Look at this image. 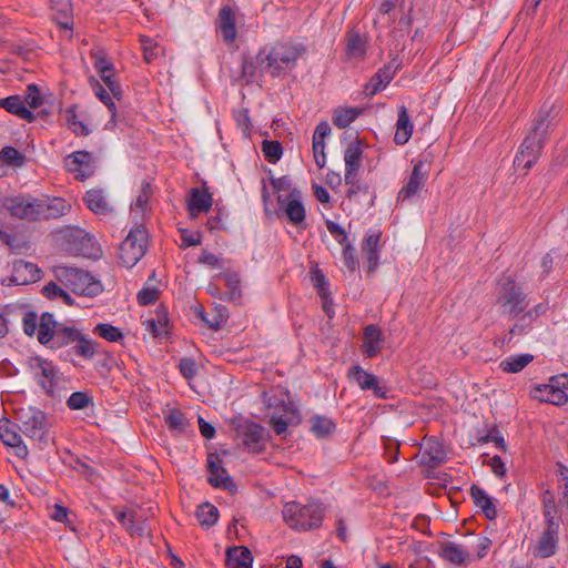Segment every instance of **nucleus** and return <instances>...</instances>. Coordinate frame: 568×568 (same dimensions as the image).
Wrapping results in <instances>:
<instances>
[{
  "label": "nucleus",
  "mask_w": 568,
  "mask_h": 568,
  "mask_svg": "<svg viewBox=\"0 0 568 568\" xmlns=\"http://www.w3.org/2000/svg\"><path fill=\"white\" fill-rule=\"evenodd\" d=\"M22 328L27 336H37L41 345L50 349H60L68 347L72 344V348L65 352L64 361H70V357L75 354L84 359H92L95 349L94 342L88 339L75 327L67 326L55 321L54 315L50 312H44L39 317L33 311H24L22 315Z\"/></svg>",
  "instance_id": "1"
},
{
  "label": "nucleus",
  "mask_w": 568,
  "mask_h": 568,
  "mask_svg": "<svg viewBox=\"0 0 568 568\" xmlns=\"http://www.w3.org/2000/svg\"><path fill=\"white\" fill-rule=\"evenodd\" d=\"M557 116L556 106L544 103L532 119V124L514 160V164L521 168L525 173H528L540 158L549 132L557 125Z\"/></svg>",
  "instance_id": "2"
},
{
  "label": "nucleus",
  "mask_w": 568,
  "mask_h": 568,
  "mask_svg": "<svg viewBox=\"0 0 568 568\" xmlns=\"http://www.w3.org/2000/svg\"><path fill=\"white\" fill-rule=\"evenodd\" d=\"M306 52L302 43L277 42L270 49L262 48L257 53L256 63L270 71L272 77H278L284 69L295 68L297 60Z\"/></svg>",
  "instance_id": "3"
},
{
  "label": "nucleus",
  "mask_w": 568,
  "mask_h": 568,
  "mask_svg": "<svg viewBox=\"0 0 568 568\" xmlns=\"http://www.w3.org/2000/svg\"><path fill=\"white\" fill-rule=\"evenodd\" d=\"M26 365L37 385L48 397L62 398L65 395L67 379L52 361L32 356L28 358Z\"/></svg>",
  "instance_id": "4"
},
{
  "label": "nucleus",
  "mask_w": 568,
  "mask_h": 568,
  "mask_svg": "<svg viewBox=\"0 0 568 568\" xmlns=\"http://www.w3.org/2000/svg\"><path fill=\"white\" fill-rule=\"evenodd\" d=\"M19 429L33 440L41 450L45 449L52 437L50 436V422L48 415L34 406L21 407L17 410Z\"/></svg>",
  "instance_id": "5"
},
{
  "label": "nucleus",
  "mask_w": 568,
  "mask_h": 568,
  "mask_svg": "<svg viewBox=\"0 0 568 568\" xmlns=\"http://www.w3.org/2000/svg\"><path fill=\"white\" fill-rule=\"evenodd\" d=\"M325 508L318 503L302 505L296 501L285 504L283 518L285 523L296 530L316 529L322 525Z\"/></svg>",
  "instance_id": "6"
},
{
  "label": "nucleus",
  "mask_w": 568,
  "mask_h": 568,
  "mask_svg": "<svg viewBox=\"0 0 568 568\" xmlns=\"http://www.w3.org/2000/svg\"><path fill=\"white\" fill-rule=\"evenodd\" d=\"M497 303L508 318L520 315L529 305L527 295L511 276H503L499 280Z\"/></svg>",
  "instance_id": "7"
},
{
  "label": "nucleus",
  "mask_w": 568,
  "mask_h": 568,
  "mask_svg": "<svg viewBox=\"0 0 568 568\" xmlns=\"http://www.w3.org/2000/svg\"><path fill=\"white\" fill-rule=\"evenodd\" d=\"M148 231L139 225L131 229L119 247V258L125 267H133L146 253Z\"/></svg>",
  "instance_id": "8"
},
{
  "label": "nucleus",
  "mask_w": 568,
  "mask_h": 568,
  "mask_svg": "<svg viewBox=\"0 0 568 568\" xmlns=\"http://www.w3.org/2000/svg\"><path fill=\"white\" fill-rule=\"evenodd\" d=\"M64 284L74 294L93 297L103 291L99 280H95L89 272L80 268H64L62 275Z\"/></svg>",
  "instance_id": "9"
},
{
  "label": "nucleus",
  "mask_w": 568,
  "mask_h": 568,
  "mask_svg": "<svg viewBox=\"0 0 568 568\" xmlns=\"http://www.w3.org/2000/svg\"><path fill=\"white\" fill-rule=\"evenodd\" d=\"M2 206L12 217L28 220L30 222L38 221V197H33L31 195L7 197L4 199Z\"/></svg>",
  "instance_id": "10"
},
{
  "label": "nucleus",
  "mask_w": 568,
  "mask_h": 568,
  "mask_svg": "<svg viewBox=\"0 0 568 568\" xmlns=\"http://www.w3.org/2000/svg\"><path fill=\"white\" fill-rule=\"evenodd\" d=\"M430 163L428 161H417L414 163L410 176L405 186L398 192L397 201L405 202L414 197L425 185Z\"/></svg>",
  "instance_id": "11"
},
{
  "label": "nucleus",
  "mask_w": 568,
  "mask_h": 568,
  "mask_svg": "<svg viewBox=\"0 0 568 568\" xmlns=\"http://www.w3.org/2000/svg\"><path fill=\"white\" fill-rule=\"evenodd\" d=\"M347 377L354 381L362 390H372L377 398H387V387L381 384L378 376L368 373L359 365H353Z\"/></svg>",
  "instance_id": "12"
},
{
  "label": "nucleus",
  "mask_w": 568,
  "mask_h": 568,
  "mask_svg": "<svg viewBox=\"0 0 568 568\" xmlns=\"http://www.w3.org/2000/svg\"><path fill=\"white\" fill-rule=\"evenodd\" d=\"M277 204L292 224L300 225L305 221L306 211L302 203V192L298 189H292L286 197L278 195Z\"/></svg>",
  "instance_id": "13"
},
{
  "label": "nucleus",
  "mask_w": 568,
  "mask_h": 568,
  "mask_svg": "<svg viewBox=\"0 0 568 568\" xmlns=\"http://www.w3.org/2000/svg\"><path fill=\"white\" fill-rule=\"evenodd\" d=\"M64 166L80 181L89 179L94 173L93 156L88 151H75L67 155Z\"/></svg>",
  "instance_id": "14"
},
{
  "label": "nucleus",
  "mask_w": 568,
  "mask_h": 568,
  "mask_svg": "<svg viewBox=\"0 0 568 568\" xmlns=\"http://www.w3.org/2000/svg\"><path fill=\"white\" fill-rule=\"evenodd\" d=\"M221 463L216 455H209L206 468L210 475L207 481L215 488L235 491L237 486Z\"/></svg>",
  "instance_id": "15"
},
{
  "label": "nucleus",
  "mask_w": 568,
  "mask_h": 568,
  "mask_svg": "<svg viewBox=\"0 0 568 568\" xmlns=\"http://www.w3.org/2000/svg\"><path fill=\"white\" fill-rule=\"evenodd\" d=\"M400 68V62L397 58H393L390 62L383 65L378 71L371 78L369 82L365 84V92L368 95H374L382 91L396 75Z\"/></svg>",
  "instance_id": "16"
},
{
  "label": "nucleus",
  "mask_w": 568,
  "mask_h": 568,
  "mask_svg": "<svg viewBox=\"0 0 568 568\" xmlns=\"http://www.w3.org/2000/svg\"><path fill=\"white\" fill-rule=\"evenodd\" d=\"M42 271L37 264L23 260H17L12 265L11 282L16 285H26L39 281Z\"/></svg>",
  "instance_id": "17"
},
{
  "label": "nucleus",
  "mask_w": 568,
  "mask_h": 568,
  "mask_svg": "<svg viewBox=\"0 0 568 568\" xmlns=\"http://www.w3.org/2000/svg\"><path fill=\"white\" fill-rule=\"evenodd\" d=\"M71 210V205L61 197L39 199L38 221L59 219Z\"/></svg>",
  "instance_id": "18"
},
{
  "label": "nucleus",
  "mask_w": 568,
  "mask_h": 568,
  "mask_svg": "<svg viewBox=\"0 0 568 568\" xmlns=\"http://www.w3.org/2000/svg\"><path fill=\"white\" fill-rule=\"evenodd\" d=\"M559 526L546 524V528L535 548L537 557L548 558L556 554L559 540Z\"/></svg>",
  "instance_id": "19"
},
{
  "label": "nucleus",
  "mask_w": 568,
  "mask_h": 568,
  "mask_svg": "<svg viewBox=\"0 0 568 568\" xmlns=\"http://www.w3.org/2000/svg\"><path fill=\"white\" fill-rule=\"evenodd\" d=\"M531 398L540 403H548L556 406H561L568 402V396L565 390L554 384H540L531 390Z\"/></svg>",
  "instance_id": "20"
},
{
  "label": "nucleus",
  "mask_w": 568,
  "mask_h": 568,
  "mask_svg": "<svg viewBox=\"0 0 568 568\" xmlns=\"http://www.w3.org/2000/svg\"><path fill=\"white\" fill-rule=\"evenodd\" d=\"M216 29L226 43H232L237 36L235 12L230 6H223L217 14Z\"/></svg>",
  "instance_id": "21"
},
{
  "label": "nucleus",
  "mask_w": 568,
  "mask_h": 568,
  "mask_svg": "<svg viewBox=\"0 0 568 568\" xmlns=\"http://www.w3.org/2000/svg\"><path fill=\"white\" fill-rule=\"evenodd\" d=\"M0 439L6 446L16 448L18 457L24 458L28 455L27 445L16 430V425H12L8 419L0 420Z\"/></svg>",
  "instance_id": "22"
},
{
  "label": "nucleus",
  "mask_w": 568,
  "mask_h": 568,
  "mask_svg": "<svg viewBox=\"0 0 568 568\" xmlns=\"http://www.w3.org/2000/svg\"><path fill=\"white\" fill-rule=\"evenodd\" d=\"M381 237L382 232L379 230H371L364 237L362 251L366 254L368 273H373L379 264L378 250Z\"/></svg>",
  "instance_id": "23"
},
{
  "label": "nucleus",
  "mask_w": 568,
  "mask_h": 568,
  "mask_svg": "<svg viewBox=\"0 0 568 568\" xmlns=\"http://www.w3.org/2000/svg\"><path fill=\"white\" fill-rule=\"evenodd\" d=\"M213 204L212 194L206 187H193L187 200V211L191 217L199 213L209 212Z\"/></svg>",
  "instance_id": "24"
},
{
  "label": "nucleus",
  "mask_w": 568,
  "mask_h": 568,
  "mask_svg": "<svg viewBox=\"0 0 568 568\" xmlns=\"http://www.w3.org/2000/svg\"><path fill=\"white\" fill-rule=\"evenodd\" d=\"M243 445L252 453L264 450V427L254 422L243 426Z\"/></svg>",
  "instance_id": "25"
},
{
  "label": "nucleus",
  "mask_w": 568,
  "mask_h": 568,
  "mask_svg": "<svg viewBox=\"0 0 568 568\" xmlns=\"http://www.w3.org/2000/svg\"><path fill=\"white\" fill-rule=\"evenodd\" d=\"M363 146L362 141L356 140L349 143L344 152L345 161V180L353 179V175H358L362 163Z\"/></svg>",
  "instance_id": "26"
},
{
  "label": "nucleus",
  "mask_w": 568,
  "mask_h": 568,
  "mask_svg": "<svg viewBox=\"0 0 568 568\" xmlns=\"http://www.w3.org/2000/svg\"><path fill=\"white\" fill-rule=\"evenodd\" d=\"M439 555L445 560L457 566L466 565L471 557V554L468 550L453 541L440 542Z\"/></svg>",
  "instance_id": "27"
},
{
  "label": "nucleus",
  "mask_w": 568,
  "mask_h": 568,
  "mask_svg": "<svg viewBox=\"0 0 568 568\" xmlns=\"http://www.w3.org/2000/svg\"><path fill=\"white\" fill-rule=\"evenodd\" d=\"M83 201L95 214L106 215L113 211L104 192L101 189H91L85 192Z\"/></svg>",
  "instance_id": "28"
},
{
  "label": "nucleus",
  "mask_w": 568,
  "mask_h": 568,
  "mask_svg": "<svg viewBox=\"0 0 568 568\" xmlns=\"http://www.w3.org/2000/svg\"><path fill=\"white\" fill-rule=\"evenodd\" d=\"M470 496L476 507L480 508L485 517L494 520L497 517V508L494 499L479 486L470 487Z\"/></svg>",
  "instance_id": "29"
},
{
  "label": "nucleus",
  "mask_w": 568,
  "mask_h": 568,
  "mask_svg": "<svg viewBox=\"0 0 568 568\" xmlns=\"http://www.w3.org/2000/svg\"><path fill=\"white\" fill-rule=\"evenodd\" d=\"M253 556L245 546H234L226 550L225 564L229 568H248L252 567Z\"/></svg>",
  "instance_id": "30"
},
{
  "label": "nucleus",
  "mask_w": 568,
  "mask_h": 568,
  "mask_svg": "<svg viewBox=\"0 0 568 568\" xmlns=\"http://www.w3.org/2000/svg\"><path fill=\"white\" fill-rule=\"evenodd\" d=\"M414 125L410 121L407 108L405 105H402L398 109V119L396 123V132L394 135V142L397 145H404L406 144L412 134H413Z\"/></svg>",
  "instance_id": "31"
},
{
  "label": "nucleus",
  "mask_w": 568,
  "mask_h": 568,
  "mask_svg": "<svg viewBox=\"0 0 568 568\" xmlns=\"http://www.w3.org/2000/svg\"><path fill=\"white\" fill-rule=\"evenodd\" d=\"M445 459L446 452L443 445L436 439L428 440L422 455V464L429 468H436L440 466Z\"/></svg>",
  "instance_id": "32"
},
{
  "label": "nucleus",
  "mask_w": 568,
  "mask_h": 568,
  "mask_svg": "<svg viewBox=\"0 0 568 568\" xmlns=\"http://www.w3.org/2000/svg\"><path fill=\"white\" fill-rule=\"evenodd\" d=\"M0 106L28 122H33L36 120L33 112L24 105L23 100H21L19 95H10L1 99Z\"/></svg>",
  "instance_id": "33"
},
{
  "label": "nucleus",
  "mask_w": 568,
  "mask_h": 568,
  "mask_svg": "<svg viewBox=\"0 0 568 568\" xmlns=\"http://www.w3.org/2000/svg\"><path fill=\"white\" fill-rule=\"evenodd\" d=\"M515 324L509 328L508 333L504 337V342L511 343L514 337L527 335L532 331L534 321L529 314L525 312L516 316Z\"/></svg>",
  "instance_id": "34"
},
{
  "label": "nucleus",
  "mask_w": 568,
  "mask_h": 568,
  "mask_svg": "<svg viewBox=\"0 0 568 568\" xmlns=\"http://www.w3.org/2000/svg\"><path fill=\"white\" fill-rule=\"evenodd\" d=\"M559 507V503H556L554 494L550 490H546L542 495V515L545 524L560 525V517H556Z\"/></svg>",
  "instance_id": "35"
},
{
  "label": "nucleus",
  "mask_w": 568,
  "mask_h": 568,
  "mask_svg": "<svg viewBox=\"0 0 568 568\" xmlns=\"http://www.w3.org/2000/svg\"><path fill=\"white\" fill-rule=\"evenodd\" d=\"M225 281V285L227 287L226 296L227 301L234 304L242 303V290H241V278L240 275L235 272H226L223 275Z\"/></svg>",
  "instance_id": "36"
},
{
  "label": "nucleus",
  "mask_w": 568,
  "mask_h": 568,
  "mask_svg": "<svg viewBox=\"0 0 568 568\" xmlns=\"http://www.w3.org/2000/svg\"><path fill=\"white\" fill-rule=\"evenodd\" d=\"M310 422L312 424L311 432L317 438H325L336 429L335 423L326 416L315 415L310 419Z\"/></svg>",
  "instance_id": "37"
},
{
  "label": "nucleus",
  "mask_w": 568,
  "mask_h": 568,
  "mask_svg": "<svg viewBox=\"0 0 568 568\" xmlns=\"http://www.w3.org/2000/svg\"><path fill=\"white\" fill-rule=\"evenodd\" d=\"M534 361L531 354H518L506 357L500 362V368L506 373H519Z\"/></svg>",
  "instance_id": "38"
},
{
  "label": "nucleus",
  "mask_w": 568,
  "mask_h": 568,
  "mask_svg": "<svg viewBox=\"0 0 568 568\" xmlns=\"http://www.w3.org/2000/svg\"><path fill=\"white\" fill-rule=\"evenodd\" d=\"M366 41L358 32H352L347 36L346 54L349 59H362L366 54Z\"/></svg>",
  "instance_id": "39"
},
{
  "label": "nucleus",
  "mask_w": 568,
  "mask_h": 568,
  "mask_svg": "<svg viewBox=\"0 0 568 568\" xmlns=\"http://www.w3.org/2000/svg\"><path fill=\"white\" fill-rule=\"evenodd\" d=\"M164 423L170 432L182 434L185 432L189 422L185 415L178 408H171L164 415Z\"/></svg>",
  "instance_id": "40"
},
{
  "label": "nucleus",
  "mask_w": 568,
  "mask_h": 568,
  "mask_svg": "<svg viewBox=\"0 0 568 568\" xmlns=\"http://www.w3.org/2000/svg\"><path fill=\"white\" fill-rule=\"evenodd\" d=\"M310 278L313 284V286L317 290V293L323 302H326L329 298V283L325 276V274L322 272V270L318 268V265L316 264L314 267L311 268L310 272Z\"/></svg>",
  "instance_id": "41"
},
{
  "label": "nucleus",
  "mask_w": 568,
  "mask_h": 568,
  "mask_svg": "<svg viewBox=\"0 0 568 568\" xmlns=\"http://www.w3.org/2000/svg\"><path fill=\"white\" fill-rule=\"evenodd\" d=\"M359 114L361 110L357 108H338L334 111L332 120L334 125L339 129H345L354 122Z\"/></svg>",
  "instance_id": "42"
},
{
  "label": "nucleus",
  "mask_w": 568,
  "mask_h": 568,
  "mask_svg": "<svg viewBox=\"0 0 568 568\" xmlns=\"http://www.w3.org/2000/svg\"><path fill=\"white\" fill-rule=\"evenodd\" d=\"M196 517L202 526L212 527L217 521L219 509L210 503H203L196 509Z\"/></svg>",
  "instance_id": "43"
},
{
  "label": "nucleus",
  "mask_w": 568,
  "mask_h": 568,
  "mask_svg": "<svg viewBox=\"0 0 568 568\" xmlns=\"http://www.w3.org/2000/svg\"><path fill=\"white\" fill-rule=\"evenodd\" d=\"M261 148L265 160L270 163H276L283 155V146L276 140H264Z\"/></svg>",
  "instance_id": "44"
},
{
  "label": "nucleus",
  "mask_w": 568,
  "mask_h": 568,
  "mask_svg": "<svg viewBox=\"0 0 568 568\" xmlns=\"http://www.w3.org/2000/svg\"><path fill=\"white\" fill-rule=\"evenodd\" d=\"M91 88L93 89L97 98L109 109L112 119L116 115V106L110 94L106 92L104 87L95 79H90Z\"/></svg>",
  "instance_id": "45"
},
{
  "label": "nucleus",
  "mask_w": 568,
  "mask_h": 568,
  "mask_svg": "<svg viewBox=\"0 0 568 568\" xmlns=\"http://www.w3.org/2000/svg\"><path fill=\"white\" fill-rule=\"evenodd\" d=\"M0 160L11 166H22L26 162V155L13 146H4L0 151Z\"/></svg>",
  "instance_id": "46"
},
{
  "label": "nucleus",
  "mask_w": 568,
  "mask_h": 568,
  "mask_svg": "<svg viewBox=\"0 0 568 568\" xmlns=\"http://www.w3.org/2000/svg\"><path fill=\"white\" fill-rule=\"evenodd\" d=\"M93 332L108 342H119L123 338V334L120 328L108 323L98 324Z\"/></svg>",
  "instance_id": "47"
},
{
  "label": "nucleus",
  "mask_w": 568,
  "mask_h": 568,
  "mask_svg": "<svg viewBox=\"0 0 568 568\" xmlns=\"http://www.w3.org/2000/svg\"><path fill=\"white\" fill-rule=\"evenodd\" d=\"M92 404V396L88 392H74L67 399V406L71 410H80Z\"/></svg>",
  "instance_id": "48"
},
{
  "label": "nucleus",
  "mask_w": 568,
  "mask_h": 568,
  "mask_svg": "<svg viewBox=\"0 0 568 568\" xmlns=\"http://www.w3.org/2000/svg\"><path fill=\"white\" fill-rule=\"evenodd\" d=\"M130 524H128L126 531L132 537H143L149 532V525L146 519L142 518L138 513L135 516H131Z\"/></svg>",
  "instance_id": "49"
},
{
  "label": "nucleus",
  "mask_w": 568,
  "mask_h": 568,
  "mask_svg": "<svg viewBox=\"0 0 568 568\" xmlns=\"http://www.w3.org/2000/svg\"><path fill=\"white\" fill-rule=\"evenodd\" d=\"M140 42L144 53V60L148 63L154 61L162 51L161 47L146 36H141Z\"/></svg>",
  "instance_id": "50"
},
{
  "label": "nucleus",
  "mask_w": 568,
  "mask_h": 568,
  "mask_svg": "<svg viewBox=\"0 0 568 568\" xmlns=\"http://www.w3.org/2000/svg\"><path fill=\"white\" fill-rule=\"evenodd\" d=\"M68 126L75 134L80 136H87L90 134V129L88 125L78 119V115L72 109L68 110Z\"/></svg>",
  "instance_id": "51"
},
{
  "label": "nucleus",
  "mask_w": 568,
  "mask_h": 568,
  "mask_svg": "<svg viewBox=\"0 0 568 568\" xmlns=\"http://www.w3.org/2000/svg\"><path fill=\"white\" fill-rule=\"evenodd\" d=\"M179 369L181 375L186 379H192L197 375V364L193 358L183 357L180 359Z\"/></svg>",
  "instance_id": "52"
},
{
  "label": "nucleus",
  "mask_w": 568,
  "mask_h": 568,
  "mask_svg": "<svg viewBox=\"0 0 568 568\" xmlns=\"http://www.w3.org/2000/svg\"><path fill=\"white\" fill-rule=\"evenodd\" d=\"M31 109L40 106L43 102L41 92L37 84H29L27 87L24 101Z\"/></svg>",
  "instance_id": "53"
},
{
  "label": "nucleus",
  "mask_w": 568,
  "mask_h": 568,
  "mask_svg": "<svg viewBox=\"0 0 568 568\" xmlns=\"http://www.w3.org/2000/svg\"><path fill=\"white\" fill-rule=\"evenodd\" d=\"M101 80L105 83L112 95L120 100L122 97V89L119 81L115 78L114 71L105 74H100Z\"/></svg>",
  "instance_id": "54"
},
{
  "label": "nucleus",
  "mask_w": 568,
  "mask_h": 568,
  "mask_svg": "<svg viewBox=\"0 0 568 568\" xmlns=\"http://www.w3.org/2000/svg\"><path fill=\"white\" fill-rule=\"evenodd\" d=\"M343 261L348 271L354 272L358 266L356 250L352 243H346L343 248Z\"/></svg>",
  "instance_id": "55"
},
{
  "label": "nucleus",
  "mask_w": 568,
  "mask_h": 568,
  "mask_svg": "<svg viewBox=\"0 0 568 568\" xmlns=\"http://www.w3.org/2000/svg\"><path fill=\"white\" fill-rule=\"evenodd\" d=\"M159 296V290L154 287H144L138 293V302L140 305L146 306L155 303Z\"/></svg>",
  "instance_id": "56"
},
{
  "label": "nucleus",
  "mask_w": 568,
  "mask_h": 568,
  "mask_svg": "<svg viewBox=\"0 0 568 568\" xmlns=\"http://www.w3.org/2000/svg\"><path fill=\"white\" fill-rule=\"evenodd\" d=\"M225 312L226 310L224 307L216 308V314L211 318L202 317V321L205 322L210 328L220 329L227 321Z\"/></svg>",
  "instance_id": "57"
},
{
  "label": "nucleus",
  "mask_w": 568,
  "mask_h": 568,
  "mask_svg": "<svg viewBox=\"0 0 568 568\" xmlns=\"http://www.w3.org/2000/svg\"><path fill=\"white\" fill-rule=\"evenodd\" d=\"M478 442L483 444L493 442L497 448L506 450L505 438L499 434L496 427H494L488 434L480 436Z\"/></svg>",
  "instance_id": "58"
},
{
  "label": "nucleus",
  "mask_w": 568,
  "mask_h": 568,
  "mask_svg": "<svg viewBox=\"0 0 568 568\" xmlns=\"http://www.w3.org/2000/svg\"><path fill=\"white\" fill-rule=\"evenodd\" d=\"M346 185H348V189L346 191V195L348 199H352L356 196L359 193L367 194L369 192L368 185L361 184L358 182L357 175H353V179L345 180Z\"/></svg>",
  "instance_id": "59"
},
{
  "label": "nucleus",
  "mask_w": 568,
  "mask_h": 568,
  "mask_svg": "<svg viewBox=\"0 0 568 568\" xmlns=\"http://www.w3.org/2000/svg\"><path fill=\"white\" fill-rule=\"evenodd\" d=\"M384 446H385L384 455L387 458V462L389 464L396 463L398 460L400 443L388 438L385 440Z\"/></svg>",
  "instance_id": "60"
},
{
  "label": "nucleus",
  "mask_w": 568,
  "mask_h": 568,
  "mask_svg": "<svg viewBox=\"0 0 568 568\" xmlns=\"http://www.w3.org/2000/svg\"><path fill=\"white\" fill-rule=\"evenodd\" d=\"M161 331H164V336L169 335V315L168 311L163 305H159L155 310V316L153 317Z\"/></svg>",
  "instance_id": "61"
},
{
  "label": "nucleus",
  "mask_w": 568,
  "mask_h": 568,
  "mask_svg": "<svg viewBox=\"0 0 568 568\" xmlns=\"http://www.w3.org/2000/svg\"><path fill=\"white\" fill-rule=\"evenodd\" d=\"M94 62L93 65L95 70L99 72V74H105L108 72L114 71V65L112 62H110L104 54H94Z\"/></svg>",
  "instance_id": "62"
},
{
  "label": "nucleus",
  "mask_w": 568,
  "mask_h": 568,
  "mask_svg": "<svg viewBox=\"0 0 568 568\" xmlns=\"http://www.w3.org/2000/svg\"><path fill=\"white\" fill-rule=\"evenodd\" d=\"M383 339V333L377 325L369 324L364 328V342L378 343Z\"/></svg>",
  "instance_id": "63"
},
{
  "label": "nucleus",
  "mask_w": 568,
  "mask_h": 568,
  "mask_svg": "<svg viewBox=\"0 0 568 568\" xmlns=\"http://www.w3.org/2000/svg\"><path fill=\"white\" fill-rule=\"evenodd\" d=\"M313 155L316 165L322 169L326 163L325 142L313 140Z\"/></svg>",
  "instance_id": "64"
}]
</instances>
